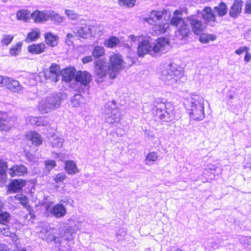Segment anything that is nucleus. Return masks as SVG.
Listing matches in <instances>:
<instances>
[{"mask_svg": "<svg viewBox=\"0 0 251 251\" xmlns=\"http://www.w3.org/2000/svg\"><path fill=\"white\" fill-rule=\"evenodd\" d=\"M125 62L122 55L119 53H113L110 56L108 64L104 60L100 59L95 62V81L100 84L108 77L114 79L119 71L124 69Z\"/></svg>", "mask_w": 251, "mask_h": 251, "instance_id": "f257e3e1", "label": "nucleus"}, {"mask_svg": "<svg viewBox=\"0 0 251 251\" xmlns=\"http://www.w3.org/2000/svg\"><path fill=\"white\" fill-rule=\"evenodd\" d=\"M188 23L191 25L192 31L197 35H201L206 26V24H213L216 22L214 14L211 8L205 7L198 15H191L186 19Z\"/></svg>", "mask_w": 251, "mask_h": 251, "instance_id": "f03ea898", "label": "nucleus"}, {"mask_svg": "<svg viewBox=\"0 0 251 251\" xmlns=\"http://www.w3.org/2000/svg\"><path fill=\"white\" fill-rule=\"evenodd\" d=\"M191 118L201 121L205 117L203 99L198 95H194L184 102Z\"/></svg>", "mask_w": 251, "mask_h": 251, "instance_id": "7ed1b4c3", "label": "nucleus"}, {"mask_svg": "<svg viewBox=\"0 0 251 251\" xmlns=\"http://www.w3.org/2000/svg\"><path fill=\"white\" fill-rule=\"evenodd\" d=\"M168 46V41L165 38H159L152 47L148 41L143 40L140 42L138 47L139 56H144L146 54L154 55L160 52H165V49Z\"/></svg>", "mask_w": 251, "mask_h": 251, "instance_id": "20e7f679", "label": "nucleus"}, {"mask_svg": "<svg viewBox=\"0 0 251 251\" xmlns=\"http://www.w3.org/2000/svg\"><path fill=\"white\" fill-rule=\"evenodd\" d=\"M152 110L155 118L162 122H170L175 119V107L170 102H157Z\"/></svg>", "mask_w": 251, "mask_h": 251, "instance_id": "39448f33", "label": "nucleus"}, {"mask_svg": "<svg viewBox=\"0 0 251 251\" xmlns=\"http://www.w3.org/2000/svg\"><path fill=\"white\" fill-rule=\"evenodd\" d=\"M181 13L178 10H176L172 18L170 24L175 26H178L177 30L176 31V36L179 40H182L188 37L191 33L190 26L187 20L183 19Z\"/></svg>", "mask_w": 251, "mask_h": 251, "instance_id": "423d86ee", "label": "nucleus"}, {"mask_svg": "<svg viewBox=\"0 0 251 251\" xmlns=\"http://www.w3.org/2000/svg\"><path fill=\"white\" fill-rule=\"evenodd\" d=\"M176 66L174 64L170 63L162 71L161 78L166 84L173 85L180 81V78L183 75V72L178 70Z\"/></svg>", "mask_w": 251, "mask_h": 251, "instance_id": "0eeeda50", "label": "nucleus"}, {"mask_svg": "<svg viewBox=\"0 0 251 251\" xmlns=\"http://www.w3.org/2000/svg\"><path fill=\"white\" fill-rule=\"evenodd\" d=\"M62 100L61 94L52 93L39 104V110L47 113L59 107Z\"/></svg>", "mask_w": 251, "mask_h": 251, "instance_id": "6e6552de", "label": "nucleus"}, {"mask_svg": "<svg viewBox=\"0 0 251 251\" xmlns=\"http://www.w3.org/2000/svg\"><path fill=\"white\" fill-rule=\"evenodd\" d=\"M75 89L79 92H87L89 85L92 80V75L87 71H79L76 72L75 77Z\"/></svg>", "mask_w": 251, "mask_h": 251, "instance_id": "1a4fd4ad", "label": "nucleus"}, {"mask_svg": "<svg viewBox=\"0 0 251 251\" xmlns=\"http://www.w3.org/2000/svg\"><path fill=\"white\" fill-rule=\"evenodd\" d=\"M104 113L105 121L109 124L118 123L120 121L121 114L114 100L105 103Z\"/></svg>", "mask_w": 251, "mask_h": 251, "instance_id": "9d476101", "label": "nucleus"}, {"mask_svg": "<svg viewBox=\"0 0 251 251\" xmlns=\"http://www.w3.org/2000/svg\"><path fill=\"white\" fill-rule=\"evenodd\" d=\"M2 86H5L7 89L12 92L20 93L23 92L24 87L19 82L12 78L5 77L3 80Z\"/></svg>", "mask_w": 251, "mask_h": 251, "instance_id": "9b49d317", "label": "nucleus"}, {"mask_svg": "<svg viewBox=\"0 0 251 251\" xmlns=\"http://www.w3.org/2000/svg\"><path fill=\"white\" fill-rule=\"evenodd\" d=\"M45 77L52 81L57 82L60 77V66L55 63H52L49 71L45 73Z\"/></svg>", "mask_w": 251, "mask_h": 251, "instance_id": "f8f14e48", "label": "nucleus"}, {"mask_svg": "<svg viewBox=\"0 0 251 251\" xmlns=\"http://www.w3.org/2000/svg\"><path fill=\"white\" fill-rule=\"evenodd\" d=\"M10 217V214L6 211H1L0 213V232L5 236H10V232L9 228L6 225L9 222Z\"/></svg>", "mask_w": 251, "mask_h": 251, "instance_id": "ddd939ff", "label": "nucleus"}, {"mask_svg": "<svg viewBox=\"0 0 251 251\" xmlns=\"http://www.w3.org/2000/svg\"><path fill=\"white\" fill-rule=\"evenodd\" d=\"M74 33L78 37L87 39L91 36V26L87 24H82L74 29Z\"/></svg>", "mask_w": 251, "mask_h": 251, "instance_id": "4468645a", "label": "nucleus"}, {"mask_svg": "<svg viewBox=\"0 0 251 251\" xmlns=\"http://www.w3.org/2000/svg\"><path fill=\"white\" fill-rule=\"evenodd\" d=\"M27 173V169L24 165H15L7 170L11 177L24 176Z\"/></svg>", "mask_w": 251, "mask_h": 251, "instance_id": "2eb2a0df", "label": "nucleus"}, {"mask_svg": "<svg viewBox=\"0 0 251 251\" xmlns=\"http://www.w3.org/2000/svg\"><path fill=\"white\" fill-rule=\"evenodd\" d=\"M25 182L21 179L12 180L8 187V191L10 193H16L22 189L25 185Z\"/></svg>", "mask_w": 251, "mask_h": 251, "instance_id": "dca6fc26", "label": "nucleus"}, {"mask_svg": "<svg viewBox=\"0 0 251 251\" xmlns=\"http://www.w3.org/2000/svg\"><path fill=\"white\" fill-rule=\"evenodd\" d=\"M243 3L242 0H235L234 1L229 11V14L231 17L236 18L240 15L241 13Z\"/></svg>", "mask_w": 251, "mask_h": 251, "instance_id": "f3484780", "label": "nucleus"}, {"mask_svg": "<svg viewBox=\"0 0 251 251\" xmlns=\"http://www.w3.org/2000/svg\"><path fill=\"white\" fill-rule=\"evenodd\" d=\"M31 16L35 22H42L48 20L51 15L48 13L47 11H40L36 10L33 12Z\"/></svg>", "mask_w": 251, "mask_h": 251, "instance_id": "a211bd4d", "label": "nucleus"}, {"mask_svg": "<svg viewBox=\"0 0 251 251\" xmlns=\"http://www.w3.org/2000/svg\"><path fill=\"white\" fill-rule=\"evenodd\" d=\"M162 11L153 10L150 12L148 17L144 18V20L151 25H154L162 18Z\"/></svg>", "mask_w": 251, "mask_h": 251, "instance_id": "6ab92c4d", "label": "nucleus"}, {"mask_svg": "<svg viewBox=\"0 0 251 251\" xmlns=\"http://www.w3.org/2000/svg\"><path fill=\"white\" fill-rule=\"evenodd\" d=\"M75 70L74 68L64 69L61 75L62 79L66 82H70L75 76Z\"/></svg>", "mask_w": 251, "mask_h": 251, "instance_id": "aec40b11", "label": "nucleus"}, {"mask_svg": "<svg viewBox=\"0 0 251 251\" xmlns=\"http://www.w3.org/2000/svg\"><path fill=\"white\" fill-rule=\"evenodd\" d=\"M51 213L56 218H60L66 214V210L62 204H57L52 207Z\"/></svg>", "mask_w": 251, "mask_h": 251, "instance_id": "412c9836", "label": "nucleus"}, {"mask_svg": "<svg viewBox=\"0 0 251 251\" xmlns=\"http://www.w3.org/2000/svg\"><path fill=\"white\" fill-rule=\"evenodd\" d=\"M65 164V169L68 174L73 175L79 172L78 169L74 161H66Z\"/></svg>", "mask_w": 251, "mask_h": 251, "instance_id": "4be33fe9", "label": "nucleus"}, {"mask_svg": "<svg viewBox=\"0 0 251 251\" xmlns=\"http://www.w3.org/2000/svg\"><path fill=\"white\" fill-rule=\"evenodd\" d=\"M46 45L43 44H33L28 47V50L33 54H40L45 51Z\"/></svg>", "mask_w": 251, "mask_h": 251, "instance_id": "5701e85b", "label": "nucleus"}, {"mask_svg": "<svg viewBox=\"0 0 251 251\" xmlns=\"http://www.w3.org/2000/svg\"><path fill=\"white\" fill-rule=\"evenodd\" d=\"M169 23L167 21H163L158 25H155L154 30L158 34L164 33L169 28Z\"/></svg>", "mask_w": 251, "mask_h": 251, "instance_id": "b1692460", "label": "nucleus"}, {"mask_svg": "<svg viewBox=\"0 0 251 251\" xmlns=\"http://www.w3.org/2000/svg\"><path fill=\"white\" fill-rule=\"evenodd\" d=\"M50 141L53 148H60L62 147L64 142L62 138H59L55 135L52 136L50 138Z\"/></svg>", "mask_w": 251, "mask_h": 251, "instance_id": "393cba45", "label": "nucleus"}, {"mask_svg": "<svg viewBox=\"0 0 251 251\" xmlns=\"http://www.w3.org/2000/svg\"><path fill=\"white\" fill-rule=\"evenodd\" d=\"M214 11L220 16L225 15L227 12L226 5L223 2H220V4L214 7Z\"/></svg>", "mask_w": 251, "mask_h": 251, "instance_id": "a878e982", "label": "nucleus"}, {"mask_svg": "<svg viewBox=\"0 0 251 251\" xmlns=\"http://www.w3.org/2000/svg\"><path fill=\"white\" fill-rule=\"evenodd\" d=\"M120 40L115 36H111L104 41V45L108 48H112L120 43Z\"/></svg>", "mask_w": 251, "mask_h": 251, "instance_id": "bb28decb", "label": "nucleus"}, {"mask_svg": "<svg viewBox=\"0 0 251 251\" xmlns=\"http://www.w3.org/2000/svg\"><path fill=\"white\" fill-rule=\"evenodd\" d=\"M46 43L51 47L57 45V37L51 33H47L45 35Z\"/></svg>", "mask_w": 251, "mask_h": 251, "instance_id": "cd10ccee", "label": "nucleus"}, {"mask_svg": "<svg viewBox=\"0 0 251 251\" xmlns=\"http://www.w3.org/2000/svg\"><path fill=\"white\" fill-rule=\"evenodd\" d=\"M9 117L7 113L0 111V130H5L8 123Z\"/></svg>", "mask_w": 251, "mask_h": 251, "instance_id": "c85d7f7f", "label": "nucleus"}, {"mask_svg": "<svg viewBox=\"0 0 251 251\" xmlns=\"http://www.w3.org/2000/svg\"><path fill=\"white\" fill-rule=\"evenodd\" d=\"M222 245V243L221 242H217L216 241H214L213 240H209L207 241L206 243H204V248L205 250H207L209 251L210 249H217L219 247Z\"/></svg>", "mask_w": 251, "mask_h": 251, "instance_id": "c756f323", "label": "nucleus"}, {"mask_svg": "<svg viewBox=\"0 0 251 251\" xmlns=\"http://www.w3.org/2000/svg\"><path fill=\"white\" fill-rule=\"evenodd\" d=\"M84 99L80 94L75 95L71 99V102L73 106L79 107L83 103Z\"/></svg>", "mask_w": 251, "mask_h": 251, "instance_id": "7c9ffc66", "label": "nucleus"}, {"mask_svg": "<svg viewBox=\"0 0 251 251\" xmlns=\"http://www.w3.org/2000/svg\"><path fill=\"white\" fill-rule=\"evenodd\" d=\"M29 140L31 141L32 144L36 146H38L42 144L41 136L35 132H32L29 136Z\"/></svg>", "mask_w": 251, "mask_h": 251, "instance_id": "2f4dec72", "label": "nucleus"}, {"mask_svg": "<svg viewBox=\"0 0 251 251\" xmlns=\"http://www.w3.org/2000/svg\"><path fill=\"white\" fill-rule=\"evenodd\" d=\"M14 199L15 200L19 201V203H21L25 208L29 205L27 197L23 194L16 195L15 196Z\"/></svg>", "mask_w": 251, "mask_h": 251, "instance_id": "473e14b6", "label": "nucleus"}, {"mask_svg": "<svg viewBox=\"0 0 251 251\" xmlns=\"http://www.w3.org/2000/svg\"><path fill=\"white\" fill-rule=\"evenodd\" d=\"M104 53V49L102 46H97L94 47L92 51L93 56L97 58L102 56Z\"/></svg>", "mask_w": 251, "mask_h": 251, "instance_id": "72a5a7b5", "label": "nucleus"}, {"mask_svg": "<svg viewBox=\"0 0 251 251\" xmlns=\"http://www.w3.org/2000/svg\"><path fill=\"white\" fill-rule=\"evenodd\" d=\"M158 155L155 152L149 153L145 159L146 164L148 165H151L152 163L157 160Z\"/></svg>", "mask_w": 251, "mask_h": 251, "instance_id": "f704fd0d", "label": "nucleus"}, {"mask_svg": "<svg viewBox=\"0 0 251 251\" xmlns=\"http://www.w3.org/2000/svg\"><path fill=\"white\" fill-rule=\"evenodd\" d=\"M29 14L27 10L22 9L17 12L16 17L19 20L26 21L29 18Z\"/></svg>", "mask_w": 251, "mask_h": 251, "instance_id": "c9c22d12", "label": "nucleus"}, {"mask_svg": "<svg viewBox=\"0 0 251 251\" xmlns=\"http://www.w3.org/2000/svg\"><path fill=\"white\" fill-rule=\"evenodd\" d=\"M40 34V32L33 30L31 32L28 33L25 41L28 43L35 41L39 38Z\"/></svg>", "mask_w": 251, "mask_h": 251, "instance_id": "e433bc0d", "label": "nucleus"}, {"mask_svg": "<svg viewBox=\"0 0 251 251\" xmlns=\"http://www.w3.org/2000/svg\"><path fill=\"white\" fill-rule=\"evenodd\" d=\"M22 44L21 42L17 43L15 46H13L10 50V53L12 56H17L19 55L22 49Z\"/></svg>", "mask_w": 251, "mask_h": 251, "instance_id": "4c0bfd02", "label": "nucleus"}, {"mask_svg": "<svg viewBox=\"0 0 251 251\" xmlns=\"http://www.w3.org/2000/svg\"><path fill=\"white\" fill-rule=\"evenodd\" d=\"M200 41L201 43H207L210 41H214L216 40V36L212 34H203L200 35Z\"/></svg>", "mask_w": 251, "mask_h": 251, "instance_id": "58836bf2", "label": "nucleus"}, {"mask_svg": "<svg viewBox=\"0 0 251 251\" xmlns=\"http://www.w3.org/2000/svg\"><path fill=\"white\" fill-rule=\"evenodd\" d=\"M7 170V163L4 161H0V177L3 178L5 176Z\"/></svg>", "mask_w": 251, "mask_h": 251, "instance_id": "ea45409f", "label": "nucleus"}, {"mask_svg": "<svg viewBox=\"0 0 251 251\" xmlns=\"http://www.w3.org/2000/svg\"><path fill=\"white\" fill-rule=\"evenodd\" d=\"M13 39V36L11 35H4L1 40V44L3 46H8L9 45Z\"/></svg>", "mask_w": 251, "mask_h": 251, "instance_id": "a19ab883", "label": "nucleus"}, {"mask_svg": "<svg viewBox=\"0 0 251 251\" xmlns=\"http://www.w3.org/2000/svg\"><path fill=\"white\" fill-rule=\"evenodd\" d=\"M135 0H118V3L121 6H126L129 7L135 5Z\"/></svg>", "mask_w": 251, "mask_h": 251, "instance_id": "79ce46f5", "label": "nucleus"}, {"mask_svg": "<svg viewBox=\"0 0 251 251\" xmlns=\"http://www.w3.org/2000/svg\"><path fill=\"white\" fill-rule=\"evenodd\" d=\"M45 168L50 172L56 166V162L53 160H47L45 161Z\"/></svg>", "mask_w": 251, "mask_h": 251, "instance_id": "37998d69", "label": "nucleus"}, {"mask_svg": "<svg viewBox=\"0 0 251 251\" xmlns=\"http://www.w3.org/2000/svg\"><path fill=\"white\" fill-rule=\"evenodd\" d=\"M65 14L71 20H76L78 17V14L72 10H66Z\"/></svg>", "mask_w": 251, "mask_h": 251, "instance_id": "c03bdc74", "label": "nucleus"}, {"mask_svg": "<svg viewBox=\"0 0 251 251\" xmlns=\"http://www.w3.org/2000/svg\"><path fill=\"white\" fill-rule=\"evenodd\" d=\"M66 176L65 175L63 174H59L54 177V180L56 183H59L62 182L65 179Z\"/></svg>", "mask_w": 251, "mask_h": 251, "instance_id": "a18cd8bd", "label": "nucleus"}, {"mask_svg": "<svg viewBox=\"0 0 251 251\" xmlns=\"http://www.w3.org/2000/svg\"><path fill=\"white\" fill-rule=\"evenodd\" d=\"M25 157L30 162H35L37 160L35 155L29 152L25 153Z\"/></svg>", "mask_w": 251, "mask_h": 251, "instance_id": "49530a36", "label": "nucleus"}, {"mask_svg": "<svg viewBox=\"0 0 251 251\" xmlns=\"http://www.w3.org/2000/svg\"><path fill=\"white\" fill-rule=\"evenodd\" d=\"M37 126H44L47 125L48 122L45 119V118L42 117H37Z\"/></svg>", "mask_w": 251, "mask_h": 251, "instance_id": "de8ad7c7", "label": "nucleus"}, {"mask_svg": "<svg viewBox=\"0 0 251 251\" xmlns=\"http://www.w3.org/2000/svg\"><path fill=\"white\" fill-rule=\"evenodd\" d=\"M249 49L247 47H242L240 48L239 49L236 50L235 51V52L236 54L239 55L242 54L244 52H247V51H248Z\"/></svg>", "mask_w": 251, "mask_h": 251, "instance_id": "09e8293b", "label": "nucleus"}, {"mask_svg": "<svg viewBox=\"0 0 251 251\" xmlns=\"http://www.w3.org/2000/svg\"><path fill=\"white\" fill-rule=\"evenodd\" d=\"M245 12L248 14H251V0L247 1L245 6Z\"/></svg>", "mask_w": 251, "mask_h": 251, "instance_id": "8fccbe9b", "label": "nucleus"}, {"mask_svg": "<svg viewBox=\"0 0 251 251\" xmlns=\"http://www.w3.org/2000/svg\"><path fill=\"white\" fill-rule=\"evenodd\" d=\"M25 209L28 212V214L30 216L31 218L32 219H34L35 218V216L34 214V212L32 209V208L30 205H29Z\"/></svg>", "mask_w": 251, "mask_h": 251, "instance_id": "3c124183", "label": "nucleus"}, {"mask_svg": "<svg viewBox=\"0 0 251 251\" xmlns=\"http://www.w3.org/2000/svg\"><path fill=\"white\" fill-rule=\"evenodd\" d=\"M74 37L73 35L71 33H68L67 35L66 43L69 46H70L73 43L72 38Z\"/></svg>", "mask_w": 251, "mask_h": 251, "instance_id": "603ef678", "label": "nucleus"}, {"mask_svg": "<svg viewBox=\"0 0 251 251\" xmlns=\"http://www.w3.org/2000/svg\"><path fill=\"white\" fill-rule=\"evenodd\" d=\"M241 243L244 244H250L251 243V237H244L241 239Z\"/></svg>", "mask_w": 251, "mask_h": 251, "instance_id": "864d4df0", "label": "nucleus"}, {"mask_svg": "<svg viewBox=\"0 0 251 251\" xmlns=\"http://www.w3.org/2000/svg\"><path fill=\"white\" fill-rule=\"evenodd\" d=\"M37 117H30L28 118V121L32 125H37V120H38Z\"/></svg>", "mask_w": 251, "mask_h": 251, "instance_id": "5fc2aeb1", "label": "nucleus"}, {"mask_svg": "<svg viewBox=\"0 0 251 251\" xmlns=\"http://www.w3.org/2000/svg\"><path fill=\"white\" fill-rule=\"evenodd\" d=\"M92 60H93V58H92V56H87L84 57L82 59V62L84 64H86V63H88L92 61Z\"/></svg>", "mask_w": 251, "mask_h": 251, "instance_id": "6e6d98bb", "label": "nucleus"}, {"mask_svg": "<svg viewBox=\"0 0 251 251\" xmlns=\"http://www.w3.org/2000/svg\"><path fill=\"white\" fill-rule=\"evenodd\" d=\"M73 232V228L71 226H68L65 230L64 234L68 235L69 234L71 235Z\"/></svg>", "mask_w": 251, "mask_h": 251, "instance_id": "4d7b16f0", "label": "nucleus"}, {"mask_svg": "<svg viewBox=\"0 0 251 251\" xmlns=\"http://www.w3.org/2000/svg\"><path fill=\"white\" fill-rule=\"evenodd\" d=\"M0 251H10L5 245L0 243Z\"/></svg>", "mask_w": 251, "mask_h": 251, "instance_id": "13d9d810", "label": "nucleus"}, {"mask_svg": "<svg viewBox=\"0 0 251 251\" xmlns=\"http://www.w3.org/2000/svg\"><path fill=\"white\" fill-rule=\"evenodd\" d=\"M251 59V54L250 52H248V51H247L245 55L244 60L246 62H248L250 61Z\"/></svg>", "mask_w": 251, "mask_h": 251, "instance_id": "bf43d9fd", "label": "nucleus"}, {"mask_svg": "<svg viewBox=\"0 0 251 251\" xmlns=\"http://www.w3.org/2000/svg\"><path fill=\"white\" fill-rule=\"evenodd\" d=\"M53 241H54V243L60 245L62 241V239L60 237L54 236L53 238Z\"/></svg>", "mask_w": 251, "mask_h": 251, "instance_id": "052dcab7", "label": "nucleus"}, {"mask_svg": "<svg viewBox=\"0 0 251 251\" xmlns=\"http://www.w3.org/2000/svg\"><path fill=\"white\" fill-rule=\"evenodd\" d=\"M126 232L124 229H120L117 232V234L118 235H120L122 236H124L126 235Z\"/></svg>", "mask_w": 251, "mask_h": 251, "instance_id": "680f3d73", "label": "nucleus"}, {"mask_svg": "<svg viewBox=\"0 0 251 251\" xmlns=\"http://www.w3.org/2000/svg\"><path fill=\"white\" fill-rule=\"evenodd\" d=\"M53 17L54 19H56V21L58 23H60L62 21L61 17L57 14H55L53 15Z\"/></svg>", "mask_w": 251, "mask_h": 251, "instance_id": "e2e57ef3", "label": "nucleus"}, {"mask_svg": "<svg viewBox=\"0 0 251 251\" xmlns=\"http://www.w3.org/2000/svg\"><path fill=\"white\" fill-rule=\"evenodd\" d=\"M129 38H130L131 41H132L133 42H135L136 40L137 37L133 35H131L129 36Z\"/></svg>", "mask_w": 251, "mask_h": 251, "instance_id": "0e129e2a", "label": "nucleus"}, {"mask_svg": "<svg viewBox=\"0 0 251 251\" xmlns=\"http://www.w3.org/2000/svg\"><path fill=\"white\" fill-rule=\"evenodd\" d=\"M3 208H4V203L0 200V213L2 211V209H3Z\"/></svg>", "mask_w": 251, "mask_h": 251, "instance_id": "69168bd1", "label": "nucleus"}, {"mask_svg": "<svg viewBox=\"0 0 251 251\" xmlns=\"http://www.w3.org/2000/svg\"><path fill=\"white\" fill-rule=\"evenodd\" d=\"M4 78H5V77H2L0 75V85L1 86H2V85L3 84V81H4L3 80H4Z\"/></svg>", "mask_w": 251, "mask_h": 251, "instance_id": "338daca9", "label": "nucleus"}, {"mask_svg": "<svg viewBox=\"0 0 251 251\" xmlns=\"http://www.w3.org/2000/svg\"><path fill=\"white\" fill-rule=\"evenodd\" d=\"M216 167L214 166H213L212 168H210L211 171H213L211 173L213 174L214 176L215 175V172H216Z\"/></svg>", "mask_w": 251, "mask_h": 251, "instance_id": "774afa93", "label": "nucleus"}]
</instances>
